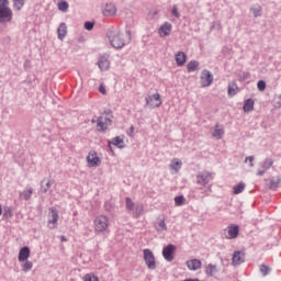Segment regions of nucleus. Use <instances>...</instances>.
<instances>
[{
  "instance_id": "obj_24",
  "label": "nucleus",
  "mask_w": 281,
  "mask_h": 281,
  "mask_svg": "<svg viewBox=\"0 0 281 281\" xmlns=\"http://www.w3.org/2000/svg\"><path fill=\"white\" fill-rule=\"evenodd\" d=\"M182 166H183V162L179 158H173L169 165V168L175 172H179Z\"/></svg>"
},
{
  "instance_id": "obj_34",
  "label": "nucleus",
  "mask_w": 281,
  "mask_h": 281,
  "mask_svg": "<svg viewBox=\"0 0 281 281\" xmlns=\"http://www.w3.org/2000/svg\"><path fill=\"white\" fill-rule=\"evenodd\" d=\"M234 194H241V192H245V183L244 182H239L238 184H236L234 187Z\"/></svg>"
},
{
  "instance_id": "obj_8",
  "label": "nucleus",
  "mask_w": 281,
  "mask_h": 281,
  "mask_svg": "<svg viewBox=\"0 0 281 281\" xmlns=\"http://www.w3.org/2000/svg\"><path fill=\"white\" fill-rule=\"evenodd\" d=\"M200 80L202 87H210L214 82V75L210 70L204 69L201 72Z\"/></svg>"
},
{
  "instance_id": "obj_47",
  "label": "nucleus",
  "mask_w": 281,
  "mask_h": 281,
  "mask_svg": "<svg viewBox=\"0 0 281 281\" xmlns=\"http://www.w3.org/2000/svg\"><path fill=\"white\" fill-rule=\"evenodd\" d=\"M24 69H30L32 67V63L30 61V59H26L24 61V65H23Z\"/></svg>"
},
{
  "instance_id": "obj_49",
  "label": "nucleus",
  "mask_w": 281,
  "mask_h": 281,
  "mask_svg": "<svg viewBox=\"0 0 281 281\" xmlns=\"http://www.w3.org/2000/svg\"><path fill=\"white\" fill-rule=\"evenodd\" d=\"M61 243H67V238L65 236L60 237Z\"/></svg>"
},
{
  "instance_id": "obj_37",
  "label": "nucleus",
  "mask_w": 281,
  "mask_h": 281,
  "mask_svg": "<svg viewBox=\"0 0 281 281\" xmlns=\"http://www.w3.org/2000/svg\"><path fill=\"white\" fill-rule=\"evenodd\" d=\"M58 10H60L61 12H67V10H69V3H67V1L59 2Z\"/></svg>"
},
{
  "instance_id": "obj_9",
  "label": "nucleus",
  "mask_w": 281,
  "mask_h": 281,
  "mask_svg": "<svg viewBox=\"0 0 281 281\" xmlns=\"http://www.w3.org/2000/svg\"><path fill=\"white\" fill-rule=\"evenodd\" d=\"M273 166L272 158H266L259 164V169L257 171V177H265V172Z\"/></svg>"
},
{
  "instance_id": "obj_30",
  "label": "nucleus",
  "mask_w": 281,
  "mask_h": 281,
  "mask_svg": "<svg viewBox=\"0 0 281 281\" xmlns=\"http://www.w3.org/2000/svg\"><path fill=\"white\" fill-rule=\"evenodd\" d=\"M227 93L231 98H234V95L238 93V86L236 85V81H233L232 83L228 85Z\"/></svg>"
},
{
  "instance_id": "obj_18",
  "label": "nucleus",
  "mask_w": 281,
  "mask_h": 281,
  "mask_svg": "<svg viewBox=\"0 0 281 281\" xmlns=\"http://www.w3.org/2000/svg\"><path fill=\"white\" fill-rule=\"evenodd\" d=\"M223 135H225V127L221 124H216L214 126V132L212 133V137L215 139H223Z\"/></svg>"
},
{
  "instance_id": "obj_7",
  "label": "nucleus",
  "mask_w": 281,
  "mask_h": 281,
  "mask_svg": "<svg viewBox=\"0 0 281 281\" xmlns=\"http://www.w3.org/2000/svg\"><path fill=\"white\" fill-rule=\"evenodd\" d=\"M175 254H177V246L169 244L162 249V257L167 262H172L175 260Z\"/></svg>"
},
{
  "instance_id": "obj_4",
  "label": "nucleus",
  "mask_w": 281,
  "mask_h": 281,
  "mask_svg": "<svg viewBox=\"0 0 281 281\" xmlns=\"http://www.w3.org/2000/svg\"><path fill=\"white\" fill-rule=\"evenodd\" d=\"M108 37L110 44L114 47V49H122L126 43H124V35L120 33V31L114 30L108 33Z\"/></svg>"
},
{
  "instance_id": "obj_10",
  "label": "nucleus",
  "mask_w": 281,
  "mask_h": 281,
  "mask_svg": "<svg viewBox=\"0 0 281 281\" xmlns=\"http://www.w3.org/2000/svg\"><path fill=\"white\" fill-rule=\"evenodd\" d=\"M98 67L100 71H109L111 69V60H109V55H100L98 59Z\"/></svg>"
},
{
  "instance_id": "obj_2",
  "label": "nucleus",
  "mask_w": 281,
  "mask_h": 281,
  "mask_svg": "<svg viewBox=\"0 0 281 281\" xmlns=\"http://www.w3.org/2000/svg\"><path fill=\"white\" fill-rule=\"evenodd\" d=\"M214 177L210 171H202L196 176V184L203 186V188L206 187V190L204 191V196H207L212 194V186L210 184V181H212Z\"/></svg>"
},
{
  "instance_id": "obj_25",
  "label": "nucleus",
  "mask_w": 281,
  "mask_h": 281,
  "mask_svg": "<svg viewBox=\"0 0 281 281\" xmlns=\"http://www.w3.org/2000/svg\"><path fill=\"white\" fill-rule=\"evenodd\" d=\"M56 223H58V213H50L48 215V227L49 229L56 228Z\"/></svg>"
},
{
  "instance_id": "obj_36",
  "label": "nucleus",
  "mask_w": 281,
  "mask_h": 281,
  "mask_svg": "<svg viewBox=\"0 0 281 281\" xmlns=\"http://www.w3.org/2000/svg\"><path fill=\"white\" fill-rule=\"evenodd\" d=\"M125 203H126V209L130 210V212H133V210H135V203L131 198H126Z\"/></svg>"
},
{
  "instance_id": "obj_39",
  "label": "nucleus",
  "mask_w": 281,
  "mask_h": 281,
  "mask_svg": "<svg viewBox=\"0 0 281 281\" xmlns=\"http://www.w3.org/2000/svg\"><path fill=\"white\" fill-rule=\"evenodd\" d=\"M175 203L176 205L181 206L186 203V198L183 195H178L175 198Z\"/></svg>"
},
{
  "instance_id": "obj_17",
  "label": "nucleus",
  "mask_w": 281,
  "mask_h": 281,
  "mask_svg": "<svg viewBox=\"0 0 281 281\" xmlns=\"http://www.w3.org/2000/svg\"><path fill=\"white\" fill-rule=\"evenodd\" d=\"M112 146H116V148H124V138L120 137V136H115L114 138H112L111 140H109V148L111 150V153H113V149L111 147Z\"/></svg>"
},
{
  "instance_id": "obj_35",
  "label": "nucleus",
  "mask_w": 281,
  "mask_h": 281,
  "mask_svg": "<svg viewBox=\"0 0 281 281\" xmlns=\"http://www.w3.org/2000/svg\"><path fill=\"white\" fill-rule=\"evenodd\" d=\"M205 273H206V276H210V277L214 276V273H216V266L209 265L206 267Z\"/></svg>"
},
{
  "instance_id": "obj_40",
  "label": "nucleus",
  "mask_w": 281,
  "mask_h": 281,
  "mask_svg": "<svg viewBox=\"0 0 281 281\" xmlns=\"http://www.w3.org/2000/svg\"><path fill=\"white\" fill-rule=\"evenodd\" d=\"M171 14H172V16H176V19H179L181 16V14L179 13V8L177 7V4L172 5Z\"/></svg>"
},
{
  "instance_id": "obj_28",
  "label": "nucleus",
  "mask_w": 281,
  "mask_h": 281,
  "mask_svg": "<svg viewBox=\"0 0 281 281\" xmlns=\"http://www.w3.org/2000/svg\"><path fill=\"white\" fill-rule=\"evenodd\" d=\"M254 99H247L243 106L244 113H251L254 111Z\"/></svg>"
},
{
  "instance_id": "obj_45",
  "label": "nucleus",
  "mask_w": 281,
  "mask_h": 281,
  "mask_svg": "<svg viewBox=\"0 0 281 281\" xmlns=\"http://www.w3.org/2000/svg\"><path fill=\"white\" fill-rule=\"evenodd\" d=\"M254 159H256L254 156H248L246 157L245 162L249 161L250 168H254Z\"/></svg>"
},
{
  "instance_id": "obj_38",
  "label": "nucleus",
  "mask_w": 281,
  "mask_h": 281,
  "mask_svg": "<svg viewBox=\"0 0 281 281\" xmlns=\"http://www.w3.org/2000/svg\"><path fill=\"white\" fill-rule=\"evenodd\" d=\"M250 10L255 18L262 15V9L260 7L251 8Z\"/></svg>"
},
{
  "instance_id": "obj_48",
  "label": "nucleus",
  "mask_w": 281,
  "mask_h": 281,
  "mask_svg": "<svg viewBox=\"0 0 281 281\" xmlns=\"http://www.w3.org/2000/svg\"><path fill=\"white\" fill-rule=\"evenodd\" d=\"M99 91H100V93H102L103 95H106V88L104 87V85H100Z\"/></svg>"
},
{
  "instance_id": "obj_41",
  "label": "nucleus",
  "mask_w": 281,
  "mask_h": 281,
  "mask_svg": "<svg viewBox=\"0 0 281 281\" xmlns=\"http://www.w3.org/2000/svg\"><path fill=\"white\" fill-rule=\"evenodd\" d=\"M257 88L259 91H265V89H267V82H265V80H259L257 83Z\"/></svg>"
},
{
  "instance_id": "obj_11",
  "label": "nucleus",
  "mask_w": 281,
  "mask_h": 281,
  "mask_svg": "<svg viewBox=\"0 0 281 281\" xmlns=\"http://www.w3.org/2000/svg\"><path fill=\"white\" fill-rule=\"evenodd\" d=\"M170 32H172V24L170 22H165L158 29V34H159L160 38H166V36H170Z\"/></svg>"
},
{
  "instance_id": "obj_14",
  "label": "nucleus",
  "mask_w": 281,
  "mask_h": 281,
  "mask_svg": "<svg viewBox=\"0 0 281 281\" xmlns=\"http://www.w3.org/2000/svg\"><path fill=\"white\" fill-rule=\"evenodd\" d=\"M186 266L189 271H199L203 267V262L199 259H190L186 261Z\"/></svg>"
},
{
  "instance_id": "obj_27",
  "label": "nucleus",
  "mask_w": 281,
  "mask_h": 281,
  "mask_svg": "<svg viewBox=\"0 0 281 281\" xmlns=\"http://www.w3.org/2000/svg\"><path fill=\"white\" fill-rule=\"evenodd\" d=\"M155 227L157 232H166V218L165 217H158L155 223Z\"/></svg>"
},
{
  "instance_id": "obj_29",
  "label": "nucleus",
  "mask_w": 281,
  "mask_h": 281,
  "mask_svg": "<svg viewBox=\"0 0 281 281\" xmlns=\"http://www.w3.org/2000/svg\"><path fill=\"white\" fill-rule=\"evenodd\" d=\"M199 69V61L198 60H191L187 65V71L188 74H192L194 71H198Z\"/></svg>"
},
{
  "instance_id": "obj_15",
  "label": "nucleus",
  "mask_w": 281,
  "mask_h": 281,
  "mask_svg": "<svg viewBox=\"0 0 281 281\" xmlns=\"http://www.w3.org/2000/svg\"><path fill=\"white\" fill-rule=\"evenodd\" d=\"M30 256H31L30 247L24 246L19 251L18 260L19 262H25L30 259Z\"/></svg>"
},
{
  "instance_id": "obj_5",
  "label": "nucleus",
  "mask_w": 281,
  "mask_h": 281,
  "mask_svg": "<svg viewBox=\"0 0 281 281\" xmlns=\"http://www.w3.org/2000/svg\"><path fill=\"white\" fill-rule=\"evenodd\" d=\"M113 124V120L109 114H102L97 119V130L99 133H104L109 131V126Z\"/></svg>"
},
{
  "instance_id": "obj_22",
  "label": "nucleus",
  "mask_w": 281,
  "mask_h": 281,
  "mask_svg": "<svg viewBox=\"0 0 281 281\" xmlns=\"http://www.w3.org/2000/svg\"><path fill=\"white\" fill-rule=\"evenodd\" d=\"M188 60V55L183 52H178L176 54V63L178 67H183L186 65V61Z\"/></svg>"
},
{
  "instance_id": "obj_1",
  "label": "nucleus",
  "mask_w": 281,
  "mask_h": 281,
  "mask_svg": "<svg viewBox=\"0 0 281 281\" xmlns=\"http://www.w3.org/2000/svg\"><path fill=\"white\" fill-rule=\"evenodd\" d=\"M14 13L10 8V0H0V24L12 23Z\"/></svg>"
},
{
  "instance_id": "obj_42",
  "label": "nucleus",
  "mask_w": 281,
  "mask_h": 281,
  "mask_svg": "<svg viewBox=\"0 0 281 281\" xmlns=\"http://www.w3.org/2000/svg\"><path fill=\"white\" fill-rule=\"evenodd\" d=\"M49 188H52V180H48L46 183H45V186H41V191L42 192H47V190H49Z\"/></svg>"
},
{
  "instance_id": "obj_44",
  "label": "nucleus",
  "mask_w": 281,
  "mask_h": 281,
  "mask_svg": "<svg viewBox=\"0 0 281 281\" xmlns=\"http://www.w3.org/2000/svg\"><path fill=\"white\" fill-rule=\"evenodd\" d=\"M127 137H135V126L131 125L130 130L126 131Z\"/></svg>"
},
{
  "instance_id": "obj_46",
  "label": "nucleus",
  "mask_w": 281,
  "mask_h": 281,
  "mask_svg": "<svg viewBox=\"0 0 281 281\" xmlns=\"http://www.w3.org/2000/svg\"><path fill=\"white\" fill-rule=\"evenodd\" d=\"M93 25H94L93 22L88 21V22L85 23V29L90 32V30H93Z\"/></svg>"
},
{
  "instance_id": "obj_43",
  "label": "nucleus",
  "mask_w": 281,
  "mask_h": 281,
  "mask_svg": "<svg viewBox=\"0 0 281 281\" xmlns=\"http://www.w3.org/2000/svg\"><path fill=\"white\" fill-rule=\"evenodd\" d=\"M260 271H261L262 276H268V274H269V271H271V268H269V267L266 266V265H262V266L260 267Z\"/></svg>"
},
{
  "instance_id": "obj_32",
  "label": "nucleus",
  "mask_w": 281,
  "mask_h": 281,
  "mask_svg": "<svg viewBox=\"0 0 281 281\" xmlns=\"http://www.w3.org/2000/svg\"><path fill=\"white\" fill-rule=\"evenodd\" d=\"M12 3L14 10L20 12V10H23V5H25V0H12Z\"/></svg>"
},
{
  "instance_id": "obj_26",
  "label": "nucleus",
  "mask_w": 281,
  "mask_h": 281,
  "mask_svg": "<svg viewBox=\"0 0 281 281\" xmlns=\"http://www.w3.org/2000/svg\"><path fill=\"white\" fill-rule=\"evenodd\" d=\"M269 188L270 190H278V188H281V176L271 178Z\"/></svg>"
},
{
  "instance_id": "obj_23",
  "label": "nucleus",
  "mask_w": 281,
  "mask_h": 281,
  "mask_svg": "<svg viewBox=\"0 0 281 281\" xmlns=\"http://www.w3.org/2000/svg\"><path fill=\"white\" fill-rule=\"evenodd\" d=\"M115 12H117L115 4H113V3L105 4V8L103 10L104 16H113V15H115Z\"/></svg>"
},
{
  "instance_id": "obj_3",
  "label": "nucleus",
  "mask_w": 281,
  "mask_h": 281,
  "mask_svg": "<svg viewBox=\"0 0 281 281\" xmlns=\"http://www.w3.org/2000/svg\"><path fill=\"white\" fill-rule=\"evenodd\" d=\"M109 217L106 215H99L93 221V229L95 234H104L109 232Z\"/></svg>"
},
{
  "instance_id": "obj_6",
  "label": "nucleus",
  "mask_w": 281,
  "mask_h": 281,
  "mask_svg": "<svg viewBox=\"0 0 281 281\" xmlns=\"http://www.w3.org/2000/svg\"><path fill=\"white\" fill-rule=\"evenodd\" d=\"M143 256L148 269L150 270L157 269V261L155 260V254L153 252V250L144 249Z\"/></svg>"
},
{
  "instance_id": "obj_16",
  "label": "nucleus",
  "mask_w": 281,
  "mask_h": 281,
  "mask_svg": "<svg viewBox=\"0 0 281 281\" xmlns=\"http://www.w3.org/2000/svg\"><path fill=\"white\" fill-rule=\"evenodd\" d=\"M226 232H227L226 238L228 239L238 238L240 228L237 225H229L226 228Z\"/></svg>"
},
{
  "instance_id": "obj_52",
  "label": "nucleus",
  "mask_w": 281,
  "mask_h": 281,
  "mask_svg": "<svg viewBox=\"0 0 281 281\" xmlns=\"http://www.w3.org/2000/svg\"><path fill=\"white\" fill-rule=\"evenodd\" d=\"M0 212H3V207L1 206V204H0Z\"/></svg>"
},
{
  "instance_id": "obj_31",
  "label": "nucleus",
  "mask_w": 281,
  "mask_h": 281,
  "mask_svg": "<svg viewBox=\"0 0 281 281\" xmlns=\"http://www.w3.org/2000/svg\"><path fill=\"white\" fill-rule=\"evenodd\" d=\"M21 267H22V271L24 273H27V271H32V269L34 268V262L30 260L22 261Z\"/></svg>"
},
{
  "instance_id": "obj_13",
  "label": "nucleus",
  "mask_w": 281,
  "mask_h": 281,
  "mask_svg": "<svg viewBox=\"0 0 281 281\" xmlns=\"http://www.w3.org/2000/svg\"><path fill=\"white\" fill-rule=\"evenodd\" d=\"M87 161L90 168H97V166H100V157H98V153L90 151L87 156Z\"/></svg>"
},
{
  "instance_id": "obj_53",
  "label": "nucleus",
  "mask_w": 281,
  "mask_h": 281,
  "mask_svg": "<svg viewBox=\"0 0 281 281\" xmlns=\"http://www.w3.org/2000/svg\"><path fill=\"white\" fill-rule=\"evenodd\" d=\"M0 216H1V212H0Z\"/></svg>"
},
{
  "instance_id": "obj_33",
  "label": "nucleus",
  "mask_w": 281,
  "mask_h": 281,
  "mask_svg": "<svg viewBox=\"0 0 281 281\" xmlns=\"http://www.w3.org/2000/svg\"><path fill=\"white\" fill-rule=\"evenodd\" d=\"M83 281H100V279L98 278V276H95V273L90 272L83 276L82 278Z\"/></svg>"
},
{
  "instance_id": "obj_19",
  "label": "nucleus",
  "mask_w": 281,
  "mask_h": 281,
  "mask_svg": "<svg viewBox=\"0 0 281 281\" xmlns=\"http://www.w3.org/2000/svg\"><path fill=\"white\" fill-rule=\"evenodd\" d=\"M32 194H34V189L26 186V188L20 192V199H23V201H30V199H32Z\"/></svg>"
},
{
  "instance_id": "obj_20",
  "label": "nucleus",
  "mask_w": 281,
  "mask_h": 281,
  "mask_svg": "<svg viewBox=\"0 0 281 281\" xmlns=\"http://www.w3.org/2000/svg\"><path fill=\"white\" fill-rule=\"evenodd\" d=\"M145 100H146V104H150V102H153V100H155L156 101V103H155L156 109H159V106H161V104H162L161 95L159 93H155L153 95H149Z\"/></svg>"
},
{
  "instance_id": "obj_50",
  "label": "nucleus",
  "mask_w": 281,
  "mask_h": 281,
  "mask_svg": "<svg viewBox=\"0 0 281 281\" xmlns=\"http://www.w3.org/2000/svg\"><path fill=\"white\" fill-rule=\"evenodd\" d=\"M91 123H92V124H95V123H98V120L92 119V120H91Z\"/></svg>"
},
{
  "instance_id": "obj_12",
  "label": "nucleus",
  "mask_w": 281,
  "mask_h": 281,
  "mask_svg": "<svg viewBox=\"0 0 281 281\" xmlns=\"http://www.w3.org/2000/svg\"><path fill=\"white\" fill-rule=\"evenodd\" d=\"M245 262V252L237 250L233 254L232 266L238 267Z\"/></svg>"
},
{
  "instance_id": "obj_21",
  "label": "nucleus",
  "mask_w": 281,
  "mask_h": 281,
  "mask_svg": "<svg viewBox=\"0 0 281 281\" xmlns=\"http://www.w3.org/2000/svg\"><path fill=\"white\" fill-rule=\"evenodd\" d=\"M65 36H67V24L61 22L57 29V38L59 41H65Z\"/></svg>"
},
{
  "instance_id": "obj_51",
  "label": "nucleus",
  "mask_w": 281,
  "mask_h": 281,
  "mask_svg": "<svg viewBox=\"0 0 281 281\" xmlns=\"http://www.w3.org/2000/svg\"><path fill=\"white\" fill-rule=\"evenodd\" d=\"M279 106H281V94L279 97Z\"/></svg>"
}]
</instances>
